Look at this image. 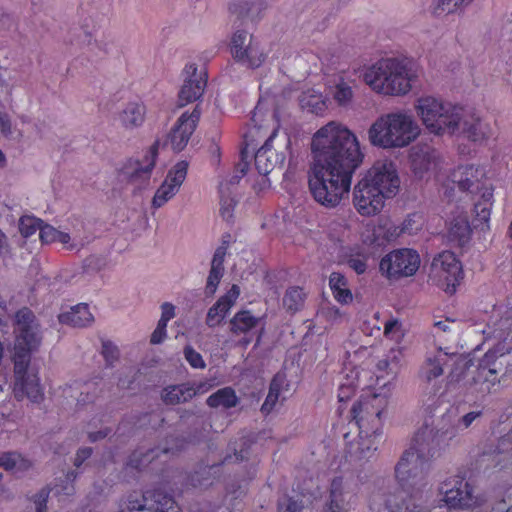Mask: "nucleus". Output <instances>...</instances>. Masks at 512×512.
<instances>
[{"label": "nucleus", "instance_id": "1", "mask_svg": "<svg viewBox=\"0 0 512 512\" xmlns=\"http://www.w3.org/2000/svg\"><path fill=\"white\" fill-rule=\"evenodd\" d=\"M311 149L310 191L319 204L334 208L348 196L352 175L363 161L358 138L342 123L331 121L314 134Z\"/></svg>", "mask_w": 512, "mask_h": 512}, {"label": "nucleus", "instance_id": "2", "mask_svg": "<svg viewBox=\"0 0 512 512\" xmlns=\"http://www.w3.org/2000/svg\"><path fill=\"white\" fill-rule=\"evenodd\" d=\"M413 107L429 134L439 137L463 135L468 140L479 143L489 138L488 125L473 109L432 95L418 97Z\"/></svg>", "mask_w": 512, "mask_h": 512}, {"label": "nucleus", "instance_id": "3", "mask_svg": "<svg viewBox=\"0 0 512 512\" xmlns=\"http://www.w3.org/2000/svg\"><path fill=\"white\" fill-rule=\"evenodd\" d=\"M506 340L507 336L480 359L457 357L448 375V385H459L476 397L495 392L496 386L512 378L511 345Z\"/></svg>", "mask_w": 512, "mask_h": 512}, {"label": "nucleus", "instance_id": "4", "mask_svg": "<svg viewBox=\"0 0 512 512\" xmlns=\"http://www.w3.org/2000/svg\"><path fill=\"white\" fill-rule=\"evenodd\" d=\"M421 127L408 110L397 109L379 116L368 129L371 145L382 149H401L413 143Z\"/></svg>", "mask_w": 512, "mask_h": 512}, {"label": "nucleus", "instance_id": "5", "mask_svg": "<svg viewBox=\"0 0 512 512\" xmlns=\"http://www.w3.org/2000/svg\"><path fill=\"white\" fill-rule=\"evenodd\" d=\"M363 79L378 94L404 96L411 91L417 74L406 60L384 58L368 67L363 74Z\"/></svg>", "mask_w": 512, "mask_h": 512}, {"label": "nucleus", "instance_id": "6", "mask_svg": "<svg viewBox=\"0 0 512 512\" xmlns=\"http://www.w3.org/2000/svg\"><path fill=\"white\" fill-rule=\"evenodd\" d=\"M451 185L460 191L471 195H479L480 199L474 204L475 220L487 223L493 206L494 187L489 181L486 169L481 165L465 164L453 169L443 183L444 194L450 196Z\"/></svg>", "mask_w": 512, "mask_h": 512}, {"label": "nucleus", "instance_id": "7", "mask_svg": "<svg viewBox=\"0 0 512 512\" xmlns=\"http://www.w3.org/2000/svg\"><path fill=\"white\" fill-rule=\"evenodd\" d=\"M13 327L12 362H31L32 353L42 343L41 325L36 315L27 307L19 309L14 315Z\"/></svg>", "mask_w": 512, "mask_h": 512}, {"label": "nucleus", "instance_id": "8", "mask_svg": "<svg viewBox=\"0 0 512 512\" xmlns=\"http://www.w3.org/2000/svg\"><path fill=\"white\" fill-rule=\"evenodd\" d=\"M395 476L403 488L413 493L429 494L427 461L418 457L413 450L403 453L395 467Z\"/></svg>", "mask_w": 512, "mask_h": 512}, {"label": "nucleus", "instance_id": "9", "mask_svg": "<svg viewBox=\"0 0 512 512\" xmlns=\"http://www.w3.org/2000/svg\"><path fill=\"white\" fill-rule=\"evenodd\" d=\"M429 495L423 493L377 492L371 496V512H428L425 505Z\"/></svg>", "mask_w": 512, "mask_h": 512}, {"label": "nucleus", "instance_id": "10", "mask_svg": "<svg viewBox=\"0 0 512 512\" xmlns=\"http://www.w3.org/2000/svg\"><path fill=\"white\" fill-rule=\"evenodd\" d=\"M388 406L385 395L373 394L362 397L351 409L353 418L362 435L370 432H380L382 427V414Z\"/></svg>", "mask_w": 512, "mask_h": 512}, {"label": "nucleus", "instance_id": "11", "mask_svg": "<svg viewBox=\"0 0 512 512\" xmlns=\"http://www.w3.org/2000/svg\"><path fill=\"white\" fill-rule=\"evenodd\" d=\"M461 279L462 266L454 253L444 251L434 257L429 272V280L433 284L452 294Z\"/></svg>", "mask_w": 512, "mask_h": 512}, {"label": "nucleus", "instance_id": "12", "mask_svg": "<svg viewBox=\"0 0 512 512\" xmlns=\"http://www.w3.org/2000/svg\"><path fill=\"white\" fill-rule=\"evenodd\" d=\"M13 363V394L21 401L28 398L30 401L39 403L43 400L44 393L40 384L38 374L30 370V362Z\"/></svg>", "mask_w": 512, "mask_h": 512}, {"label": "nucleus", "instance_id": "13", "mask_svg": "<svg viewBox=\"0 0 512 512\" xmlns=\"http://www.w3.org/2000/svg\"><path fill=\"white\" fill-rule=\"evenodd\" d=\"M420 266V257L412 249L394 250L380 261V271L389 279L414 275Z\"/></svg>", "mask_w": 512, "mask_h": 512}, {"label": "nucleus", "instance_id": "14", "mask_svg": "<svg viewBox=\"0 0 512 512\" xmlns=\"http://www.w3.org/2000/svg\"><path fill=\"white\" fill-rule=\"evenodd\" d=\"M122 512H178L174 500L161 492L130 493L121 505Z\"/></svg>", "mask_w": 512, "mask_h": 512}, {"label": "nucleus", "instance_id": "15", "mask_svg": "<svg viewBox=\"0 0 512 512\" xmlns=\"http://www.w3.org/2000/svg\"><path fill=\"white\" fill-rule=\"evenodd\" d=\"M231 53L234 59L249 67L257 68L265 61L266 55L258 42L246 30H237L231 39Z\"/></svg>", "mask_w": 512, "mask_h": 512}, {"label": "nucleus", "instance_id": "16", "mask_svg": "<svg viewBox=\"0 0 512 512\" xmlns=\"http://www.w3.org/2000/svg\"><path fill=\"white\" fill-rule=\"evenodd\" d=\"M388 199L378 188L372 186L363 177L354 186L353 204L357 212L365 217L379 214Z\"/></svg>", "mask_w": 512, "mask_h": 512}, {"label": "nucleus", "instance_id": "17", "mask_svg": "<svg viewBox=\"0 0 512 512\" xmlns=\"http://www.w3.org/2000/svg\"><path fill=\"white\" fill-rule=\"evenodd\" d=\"M363 178L372 186L378 188L387 198L395 196L400 187V179L396 166L391 161L376 162Z\"/></svg>", "mask_w": 512, "mask_h": 512}, {"label": "nucleus", "instance_id": "18", "mask_svg": "<svg viewBox=\"0 0 512 512\" xmlns=\"http://www.w3.org/2000/svg\"><path fill=\"white\" fill-rule=\"evenodd\" d=\"M440 491L449 507L471 508L478 504V498L473 495L472 486L461 477L447 479L441 484Z\"/></svg>", "mask_w": 512, "mask_h": 512}, {"label": "nucleus", "instance_id": "19", "mask_svg": "<svg viewBox=\"0 0 512 512\" xmlns=\"http://www.w3.org/2000/svg\"><path fill=\"white\" fill-rule=\"evenodd\" d=\"M411 170L418 179L429 178L442 165L440 153L428 145H415L409 151Z\"/></svg>", "mask_w": 512, "mask_h": 512}, {"label": "nucleus", "instance_id": "20", "mask_svg": "<svg viewBox=\"0 0 512 512\" xmlns=\"http://www.w3.org/2000/svg\"><path fill=\"white\" fill-rule=\"evenodd\" d=\"M200 115L201 112L197 106L191 113L184 112L167 135L164 145H169L175 152L182 151L196 129Z\"/></svg>", "mask_w": 512, "mask_h": 512}, {"label": "nucleus", "instance_id": "21", "mask_svg": "<svg viewBox=\"0 0 512 512\" xmlns=\"http://www.w3.org/2000/svg\"><path fill=\"white\" fill-rule=\"evenodd\" d=\"M188 170V163L180 161L176 163L168 172L164 182L157 189L153 199L152 206L160 208L172 199L183 184Z\"/></svg>", "mask_w": 512, "mask_h": 512}, {"label": "nucleus", "instance_id": "22", "mask_svg": "<svg viewBox=\"0 0 512 512\" xmlns=\"http://www.w3.org/2000/svg\"><path fill=\"white\" fill-rule=\"evenodd\" d=\"M444 434L425 424L416 432L409 450L428 461L438 453Z\"/></svg>", "mask_w": 512, "mask_h": 512}, {"label": "nucleus", "instance_id": "23", "mask_svg": "<svg viewBox=\"0 0 512 512\" xmlns=\"http://www.w3.org/2000/svg\"><path fill=\"white\" fill-rule=\"evenodd\" d=\"M206 82V73L203 69L198 70L195 64L187 65L184 83L179 91V106H185L199 99L204 92Z\"/></svg>", "mask_w": 512, "mask_h": 512}, {"label": "nucleus", "instance_id": "24", "mask_svg": "<svg viewBox=\"0 0 512 512\" xmlns=\"http://www.w3.org/2000/svg\"><path fill=\"white\" fill-rule=\"evenodd\" d=\"M159 141H156L143 157L142 161L130 162L125 174L131 184L137 188L146 186L150 180L152 170L156 163Z\"/></svg>", "mask_w": 512, "mask_h": 512}, {"label": "nucleus", "instance_id": "25", "mask_svg": "<svg viewBox=\"0 0 512 512\" xmlns=\"http://www.w3.org/2000/svg\"><path fill=\"white\" fill-rule=\"evenodd\" d=\"M357 501L356 494L350 489L342 478H334L330 487V500L323 512H348Z\"/></svg>", "mask_w": 512, "mask_h": 512}, {"label": "nucleus", "instance_id": "26", "mask_svg": "<svg viewBox=\"0 0 512 512\" xmlns=\"http://www.w3.org/2000/svg\"><path fill=\"white\" fill-rule=\"evenodd\" d=\"M451 359L452 357L441 349L428 352L419 368V379L427 385L433 384L436 379L443 375L444 366H446Z\"/></svg>", "mask_w": 512, "mask_h": 512}, {"label": "nucleus", "instance_id": "27", "mask_svg": "<svg viewBox=\"0 0 512 512\" xmlns=\"http://www.w3.org/2000/svg\"><path fill=\"white\" fill-rule=\"evenodd\" d=\"M240 295V287L233 284L230 290L223 296H221L217 302L209 308L206 316V324L213 328L222 323L227 313L236 303Z\"/></svg>", "mask_w": 512, "mask_h": 512}, {"label": "nucleus", "instance_id": "28", "mask_svg": "<svg viewBox=\"0 0 512 512\" xmlns=\"http://www.w3.org/2000/svg\"><path fill=\"white\" fill-rule=\"evenodd\" d=\"M275 131L269 136L264 145L255 154V166L260 174L267 175L274 169L280 168L284 162V155L272 148V138Z\"/></svg>", "mask_w": 512, "mask_h": 512}, {"label": "nucleus", "instance_id": "29", "mask_svg": "<svg viewBox=\"0 0 512 512\" xmlns=\"http://www.w3.org/2000/svg\"><path fill=\"white\" fill-rule=\"evenodd\" d=\"M404 364L403 348H391L376 364L378 377L390 376L395 379Z\"/></svg>", "mask_w": 512, "mask_h": 512}, {"label": "nucleus", "instance_id": "30", "mask_svg": "<svg viewBox=\"0 0 512 512\" xmlns=\"http://www.w3.org/2000/svg\"><path fill=\"white\" fill-rule=\"evenodd\" d=\"M146 108L142 103L130 102L119 112L118 120L126 130H134L145 121Z\"/></svg>", "mask_w": 512, "mask_h": 512}, {"label": "nucleus", "instance_id": "31", "mask_svg": "<svg viewBox=\"0 0 512 512\" xmlns=\"http://www.w3.org/2000/svg\"><path fill=\"white\" fill-rule=\"evenodd\" d=\"M355 87V80L339 77L330 87L329 93L338 106L347 108L353 102Z\"/></svg>", "mask_w": 512, "mask_h": 512}, {"label": "nucleus", "instance_id": "32", "mask_svg": "<svg viewBox=\"0 0 512 512\" xmlns=\"http://www.w3.org/2000/svg\"><path fill=\"white\" fill-rule=\"evenodd\" d=\"M226 256V248L223 246H220L216 249L212 261H211V268L210 272L207 278L206 288L205 292L207 295H213L218 287V284L220 283V280L223 276L224 272V258Z\"/></svg>", "mask_w": 512, "mask_h": 512}, {"label": "nucleus", "instance_id": "33", "mask_svg": "<svg viewBox=\"0 0 512 512\" xmlns=\"http://www.w3.org/2000/svg\"><path fill=\"white\" fill-rule=\"evenodd\" d=\"M59 322L73 327H85L94 321L88 305L78 304L58 316Z\"/></svg>", "mask_w": 512, "mask_h": 512}, {"label": "nucleus", "instance_id": "34", "mask_svg": "<svg viewBox=\"0 0 512 512\" xmlns=\"http://www.w3.org/2000/svg\"><path fill=\"white\" fill-rule=\"evenodd\" d=\"M195 396L190 384L170 385L161 392V399L167 405H178L191 400Z\"/></svg>", "mask_w": 512, "mask_h": 512}, {"label": "nucleus", "instance_id": "35", "mask_svg": "<svg viewBox=\"0 0 512 512\" xmlns=\"http://www.w3.org/2000/svg\"><path fill=\"white\" fill-rule=\"evenodd\" d=\"M362 434L361 429H359L358 440L351 446L352 453L359 459L370 458L374 451L377 450L380 432H370L366 435Z\"/></svg>", "mask_w": 512, "mask_h": 512}, {"label": "nucleus", "instance_id": "36", "mask_svg": "<svg viewBox=\"0 0 512 512\" xmlns=\"http://www.w3.org/2000/svg\"><path fill=\"white\" fill-rule=\"evenodd\" d=\"M287 387L286 375L284 373H277L270 383L269 392L261 407V411L265 414H269L276 406L281 392Z\"/></svg>", "mask_w": 512, "mask_h": 512}, {"label": "nucleus", "instance_id": "37", "mask_svg": "<svg viewBox=\"0 0 512 512\" xmlns=\"http://www.w3.org/2000/svg\"><path fill=\"white\" fill-rule=\"evenodd\" d=\"M299 103L302 109L316 115L323 114L327 110V99L314 89L302 92L299 97Z\"/></svg>", "mask_w": 512, "mask_h": 512}, {"label": "nucleus", "instance_id": "38", "mask_svg": "<svg viewBox=\"0 0 512 512\" xmlns=\"http://www.w3.org/2000/svg\"><path fill=\"white\" fill-rule=\"evenodd\" d=\"M260 323V318L254 316L250 311L243 310L237 312L230 320L231 332L234 334H246L256 328Z\"/></svg>", "mask_w": 512, "mask_h": 512}, {"label": "nucleus", "instance_id": "39", "mask_svg": "<svg viewBox=\"0 0 512 512\" xmlns=\"http://www.w3.org/2000/svg\"><path fill=\"white\" fill-rule=\"evenodd\" d=\"M471 228L468 219L464 215L455 217L449 226L448 237L458 245H464L470 238Z\"/></svg>", "mask_w": 512, "mask_h": 512}, {"label": "nucleus", "instance_id": "40", "mask_svg": "<svg viewBox=\"0 0 512 512\" xmlns=\"http://www.w3.org/2000/svg\"><path fill=\"white\" fill-rule=\"evenodd\" d=\"M31 462L16 452H6L0 455V467L12 473H19L30 468Z\"/></svg>", "mask_w": 512, "mask_h": 512}, {"label": "nucleus", "instance_id": "41", "mask_svg": "<svg viewBox=\"0 0 512 512\" xmlns=\"http://www.w3.org/2000/svg\"><path fill=\"white\" fill-rule=\"evenodd\" d=\"M474 0H433L432 12L437 16L462 12Z\"/></svg>", "mask_w": 512, "mask_h": 512}, {"label": "nucleus", "instance_id": "42", "mask_svg": "<svg viewBox=\"0 0 512 512\" xmlns=\"http://www.w3.org/2000/svg\"><path fill=\"white\" fill-rule=\"evenodd\" d=\"M237 397L233 389L226 387L219 389L207 398V405L213 408H231L236 406Z\"/></svg>", "mask_w": 512, "mask_h": 512}, {"label": "nucleus", "instance_id": "43", "mask_svg": "<svg viewBox=\"0 0 512 512\" xmlns=\"http://www.w3.org/2000/svg\"><path fill=\"white\" fill-rule=\"evenodd\" d=\"M305 298L306 294L302 288L290 287L283 297V306L288 312L294 314L304 306Z\"/></svg>", "mask_w": 512, "mask_h": 512}, {"label": "nucleus", "instance_id": "44", "mask_svg": "<svg viewBox=\"0 0 512 512\" xmlns=\"http://www.w3.org/2000/svg\"><path fill=\"white\" fill-rule=\"evenodd\" d=\"M329 284L333 290L334 297L341 303H348L352 300V294L347 288L345 277L337 272H333L329 278Z\"/></svg>", "mask_w": 512, "mask_h": 512}, {"label": "nucleus", "instance_id": "45", "mask_svg": "<svg viewBox=\"0 0 512 512\" xmlns=\"http://www.w3.org/2000/svg\"><path fill=\"white\" fill-rule=\"evenodd\" d=\"M39 237L43 243L60 242L62 244H67L71 239L68 233L59 231L48 224L41 226Z\"/></svg>", "mask_w": 512, "mask_h": 512}, {"label": "nucleus", "instance_id": "46", "mask_svg": "<svg viewBox=\"0 0 512 512\" xmlns=\"http://www.w3.org/2000/svg\"><path fill=\"white\" fill-rule=\"evenodd\" d=\"M384 336L390 340L399 342L404 336L402 324L397 319L386 321L384 324Z\"/></svg>", "mask_w": 512, "mask_h": 512}, {"label": "nucleus", "instance_id": "47", "mask_svg": "<svg viewBox=\"0 0 512 512\" xmlns=\"http://www.w3.org/2000/svg\"><path fill=\"white\" fill-rule=\"evenodd\" d=\"M42 223L40 220L34 217H22L19 222V230L23 237H29L36 233L37 230L40 231Z\"/></svg>", "mask_w": 512, "mask_h": 512}, {"label": "nucleus", "instance_id": "48", "mask_svg": "<svg viewBox=\"0 0 512 512\" xmlns=\"http://www.w3.org/2000/svg\"><path fill=\"white\" fill-rule=\"evenodd\" d=\"M303 508L301 501L284 496L278 501V512H300Z\"/></svg>", "mask_w": 512, "mask_h": 512}, {"label": "nucleus", "instance_id": "49", "mask_svg": "<svg viewBox=\"0 0 512 512\" xmlns=\"http://www.w3.org/2000/svg\"><path fill=\"white\" fill-rule=\"evenodd\" d=\"M184 356L187 362L193 367L197 369L205 368V361L203 360L200 353L193 349L191 346H186L184 348Z\"/></svg>", "mask_w": 512, "mask_h": 512}, {"label": "nucleus", "instance_id": "50", "mask_svg": "<svg viewBox=\"0 0 512 512\" xmlns=\"http://www.w3.org/2000/svg\"><path fill=\"white\" fill-rule=\"evenodd\" d=\"M158 451L159 449L150 450L146 454H144L142 458L139 457V453H134L130 458L129 464L134 468H140L141 466H145L148 463H150L155 457L158 456Z\"/></svg>", "mask_w": 512, "mask_h": 512}, {"label": "nucleus", "instance_id": "51", "mask_svg": "<svg viewBox=\"0 0 512 512\" xmlns=\"http://www.w3.org/2000/svg\"><path fill=\"white\" fill-rule=\"evenodd\" d=\"M102 355L109 366H112L119 358L118 348L111 342H103Z\"/></svg>", "mask_w": 512, "mask_h": 512}, {"label": "nucleus", "instance_id": "52", "mask_svg": "<svg viewBox=\"0 0 512 512\" xmlns=\"http://www.w3.org/2000/svg\"><path fill=\"white\" fill-rule=\"evenodd\" d=\"M347 264L350 268H352L357 274H362L366 270V262L365 259L361 256L350 257L347 260Z\"/></svg>", "mask_w": 512, "mask_h": 512}, {"label": "nucleus", "instance_id": "53", "mask_svg": "<svg viewBox=\"0 0 512 512\" xmlns=\"http://www.w3.org/2000/svg\"><path fill=\"white\" fill-rule=\"evenodd\" d=\"M498 326L501 331L507 333V336L512 332V308L500 318Z\"/></svg>", "mask_w": 512, "mask_h": 512}, {"label": "nucleus", "instance_id": "54", "mask_svg": "<svg viewBox=\"0 0 512 512\" xmlns=\"http://www.w3.org/2000/svg\"><path fill=\"white\" fill-rule=\"evenodd\" d=\"M13 18L0 8V30L9 31L14 28Z\"/></svg>", "mask_w": 512, "mask_h": 512}, {"label": "nucleus", "instance_id": "55", "mask_svg": "<svg viewBox=\"0 0 512 512\" xmlns=\"http://www.w3.org/2000/svg\"><path fill=\"white\" fill-rule=\"evenodd\" d=\"M481 412L480 411H472V412H469L467 414H465L464 416H462L458 423L459 425L463 426L464 428H468L478 417L481 416Z\"/></svg>", "mask_w": 512, "mask_h": 512}, {"label": "nucleus", "instance_id": "56", "mask_svg": "<svg viewBox=\"0 0 512 512\" xmlns=\"http://www.w3.org/2000/svg\"><path fill=\"white\" fill-rule=\"evenodd\" d=\"M92 454V449L90 447L81 448L77 451L74 465L79 467L85 460H87Z\"/></svg>", "mask_w": 512, "mask_h": 512}, {"label": "nucleus", "instance_id": "57", "mask_svg": "<svg viewBox=\"0 0 512 512\" xmlns=\"http://www.w3.org/2000/svg\"><path fill=\"white\" fill-rule=\"evenodd\" d=\"M175 316V307L169 302H165L161 305V318L171 320Z\"/></svg>", "mask_w": 512, "mask_h": 512}, {"label": "nucleus", "instance_id": "58", "mask_svg": "<svg viewBox=\"0 0 512 512\" xmlns=\"http://www.w3.org/2000/svg\"><path fill=\"white\" fill-rule=\"evenodd\" d=\"M109 433H110V429H108V428H105V429H102V430H99L96 432H90L88 434V439L91 442H96L98 440H102V439L106 438Z\"/></svg>", "mask_w": 512, "mask_h": 512}, {"label": "nucleus", "instance_id": "59", "mask_svg": "<svg viewBox=\"0 0 512 512\" xmlns=\"http://www.w3.org/2000/svg\"><path fill=\"white\" fill-rule=\"evenodd\" d=\"M0 126L2 133H9L11 131V121L5 113H0Z\"/></svg>", "mask_w": 512, "mask_h": 512}, {"label": "nucleus", "instance_id": "60", "mask_svg": "<svg viewBox=\"0 0 512 512\" xmlns=\"http://www.w3.org/2000/svg\"><path fill=\"white\" fill-rule=\"evenodd\" d=\"M247 171V164L246 163H240L237 167V174L234 175L231 180H230V183L231 184H236L239 182V180L245 175Z\"/></svg>", "mask_w": 512, "mask_h": 512}, {"label": "nucleus", "instance_id": "61", "mask_svg": "<svg viewBox=\"0 0 512 512\" xmlns=\"http://www.w3.org/2000/svg\"><path fill=\"white\" fill-rule=\"evenodd\" d=\"M165 337L166 331L156 328L151 335L150 341L152 344H160Z\"/></svg>", "mask_w": 512, "mask_h": 512}, {"label": "nucleus", "instance_id": "62", "mask_svg": "<svg viewBox=\"0 0 512 512\" xmlns=\"http://www.w3.org/2000/svg\"><path fill=\"white\" fill-rule=\"evenodd\" d=\"M192 386H193V390L195 392V396L197 394L206 393L210 389V387H211V385L209 383H206V382H200V383H198L196 385H192Z\"/></svg>", "mask_w": 512, "mask_h": 512}, {"label": "nucleus", "instance_id": "63", "mask_svg": "<svg viewBox=\"0 0 512 512\" xmlns=\"http://www.w3.org/2000/svg\"><path fill=\"white\" fill-rule=\"evenodd\" d=\"M454 324V321L444 320L435 323V326L443 332L450 330V325Z\"/></svg>", "mask_w": 512, "mask_h": 512}, {"label": "nucleus", "instance_id": "64", "mask_svg": "<svg viewBox=\"0 0 512 512\" xmlns=\"http://www.w3.org/2000/svg\"><path fill=\"white\" fill-rule=\"evenodd\" d=\"M8 244L7 238L5 234L0 230V253H4L7 251Z\"/></svg>", "mask_w": 512, "mask_h": 512}]
</instances>
